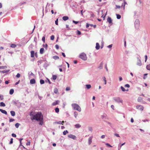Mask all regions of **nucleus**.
Segmentation results:
<instances>
[{
  "label": "nucleus",
  "instance_id": "f257e3e1",
  "mask_svg": "<svg viewBox=\"0 0 150 150\" xmlns=\"http://www.w3.org/2000/svg\"><path fill=\"white\" fill-rule=\"evenodd\" d=\"M30 119L32 120H35L37 121H40L39 124L42 125L43 124V116L41 112H35L31 111L30 113Z\"/></svg>",
  "mask_w": 150,
  "mask_h": 150
},
{
  "label": "nucleus",
  "instance_id": "f03ea898",
  "mask_svg": "<svg viewBox=\"0 0 150 150\" xmlns=\"http://www.w3.org/2000/svg\"><path fill=\"white\" fill-rule=\"evenodd\" d=\"M71 106L74 110H76L79 112H81V109L79 105L76 103L72 104Z\"/></svg>",
  "mask_w": 150,
  "mask_h": 150
},
{
  "label": "nucleus",
  "instance_id": "7ed1b4c3",
  "mask_svg": "<svg viewBox=\"0 0 150 150\" xmlns=\"http://www.w3.org/2000/svg\"><path fill=\"white\" fill-rule=\"evenodd\" d=\"M114 100L116 102L120 103H122V100L119 97H115L113 98Z\"/></svg>",
  "mask_w": 150,
  "mask_h": 150
},
{
  "label": "nucleus",
  "instance_id": "20e7f679",
  "mask_svg": "<svg viewBox=\"0 0 150 150\" xmlns=\"http://www.w3.org/2000/svg\"><path fill=\"white\" fill-rule=\"evenodd\" d=\"M140 22L139 19H137L134 22V27L137 30L139 26Z\"/></svg>",
  "mask_w": 150,
  "mask_h": 150
},
{
  "label": "nucleus",
  "instance_id": "39448f33",
  "mask_svg": "<svg viewBox=\"0 0 150 150\" xmlns=\"http://www.w3.org/2000/svg\"><path fill=\"white\" fill-rule=\"evenodd\" d=\"M79 57L83 60H86L87 57L86 54L84 53H82L80 55Z\"/></svg>",
  "mask_w": 150,
  "mask_h": 150
},
{
  "label": "nucleus",
  "instance_id": "423d86ee",
  "mask_svg": "<svg viewBox=\"0 0 150 150\" xmlns=\"http://www.w3.org/2000/svg\"><path fill=\"white\" fill-rule=\"evenodd\" d=\"M138 62L137 63V65L139 66H141L142 65V63L139 57H137Z\"/></svg>",
  "mask_w": 150,
  "mask_h": 150
},
{
  "label": "nucleus",
  "instance_id": "0eeeda50",
  "mask_svg": "<svg viewBox=\"0 0 150 150\" xmlns=\"http://www.w3.org/2000/svg\"><path fill=\"white\" fill-rule=\"evenodd\" d=\"M68 136L69 138H71L74 140L76 139V136L71 134H69Z\"/></svg>",
  "mask_w": 150,
  "mask_h": 150
},
{
  "label": "nucleus",
  "instance_id": "6e6552de",
  "mask_svg": "<svg viewBox=\"0 0 150 150\" xmlns=\"http://www.w3.org/2000/svg\"><path fill=\"white\" fill-rule=\"evenodd\" d=\"M136 108L137 109L141 110L142 111L144 109V107L141 105H137L136 106Z\"/></svg>",
  "mask_w": 150,
  "mask_h": 150
},
{
  "label": "nucleus",
  "instance_id": "1a4fd4ad",
  "mask_svg": "<svg viewBox=\"0 0 150 150\" xmlns=\"http://www.w3.org/2000/svg\"><path fill=\"white\" fill-rule=\"evenodd\" d=\"M60 101L59 100H57L54 102L52 103V105L53 106L55 105H56L58 104L59 103Z\"/></svg>",
  "mask_w": 150,
  "mask_h": 150
},
{
  "label": "nucleus",
  "instance_id": "9d476101",
  "mask_svg": "<svg viewBox=\"0 0 150 150\" xmlns=\"http://www.w3.org/2000/svg\"><path fill=\"white\" fill-rule=\"evenodd\" d=\"M107 21L110 24L112 23V20L111 18L109 17L107 18Z\"/></svg>",
  "mask_w": 150,
  "mask_h": 150
},
{
  "label": "nucleus",
  "instance_id": "9b49d317",
  "mask_svg": "<svg viewBox=\"0 0 150 150\" xmlns=\"http://www.w3.org/2000/svg\"><path fill=\"white\" fill-rule=\"evenodd\" d=\"M35 83V80L34 79H32L30 80V83L31 84H34Z\"/></svg>",
  "mask_w": 150,
  "mask_h": 150
},
{
  "label": "nucleus",
  "instance_id": "f8f14e48",
  "mask_svg": "<svg viewBox=\"0 0 150 150\" xmlns=\"http://www.w3.org/2000/svg\"><path fill=\"white\" fill-rule=\"evenodd\" d=\"M0 111L2 113L4 114L5 115H7V112L5 110L0 109Z\"/></svg>",
  "mask_w": 150,
  "mask_h": 150
},
{
  "label": "nucleus",
  "instance_id": "ddd939ff",
  "mask_svg": "<svg viewBox=\"0 0 150 150\" xmlns=\"http://www.w3.org/2000/svg\"><path fill=\"white\" fill-rule=\"evenodd\" d=\"M103 62H102L100 63L99 66L98 67V68L100 69H103Z\"/></svg>",
  "mask_w": 150,
  "mask_h": 150
},
{
  "label": "nucleus",
  "instance_id": "4468645a",
  "mask_svg": "<svg viewBox=\"0 0 150 150\" xmlns=\"http://www.w3.org/2000/svg\"><path fill=\"white\" fill-rule=\"evenodd\" d=\"M31 57H33L34 56L35 52L34 51H31L30 52Z\"/></svg>",
  "mask_w": 150,
  "mask_h": 150
},
{
  "label": "nucleus",
  "instance_id": "2eb2a0df",
  "mask_svg": "<svg viewBox=\"0 0 150 150\" xmlns=\"http://www.w3.org/2000/svg\"><path fill=\"white\" fill-rule=\"evenodd\" d=\"M100 46L99 44L98 43H96V50H98L99 49Z\"/></svg>",
  "mask_w": 150,
  "mask_h": 150
},
{
  "label": "nucleus",
  "instance_id": "dca6fc26",
  "mask_svg": "<svg viewBox=\"0 0 150 150\" xmlns=\"http://www.w3.org/2000/svg\"><path fill=\"white\" fill-rule=\"evenodd\" d=\"M44 49L43 48H41L40 49V54H43L44 53Z\"/></svg>",
  "mask_w": 150,
  "mask_h": 150
},
{
  "label": "nucleus",
  "instance_id": "f3484780",
  "mask_svg": "<svg viewBox=\"0 0 150 150\" xmlns=\"http://www.w3.org/2000/svg\"><path fill=\"white\" fill-rule=\"evenodd\" d=\"M10 113H11V115L12 116H15V111H10Z\"/></svg>",
  "mask_w": 150,
  "mask_h": 150
},
{
  "label": "nucleus",
  "instance_id": "a211bd4d",
  "mask_svg": "<svg viewBox=\"0 0 150 150\" xmlns=\"http://www.w3.org/2000/svg\"><path fill=\"white\" fill-rule=\"evenodd\" d=\"M62 19L65 21L69 19V17L67 16H64L62 17Z\"/></svg>",
  "mask_w": 150,
  "mask_h": 150
},
{
  "label": "nucleus",
  "instance_id": "6ab92c4d",
  "mask_svg": "<svg viewBox=\"0 0 150 150\" xmlns=\"http://www.w3.org/2000/svg\"><path fill=\"white\" fill-rule=\"evenodd\" d=\"M92 138L91 137H90L88 139V144L89 145L91 143L92 141Z\"/></svg>",
  "mask_w": 150,
  "mask_h": 150
},
{
  "label": "nucleus",
  "instance_id": "aec40b11",
  "mask_svg": "<svg viewBox=\"0 0 150 150\" xmlns=\"http://www.w3.org/2000/svg\"><path fill=\"white\" fill-rule=\"evenodd\" d=\"M75 126L76 128H79L81 127V125L79 124H77L75 125Z\"/></svg>",
  "mask_w": 150,
  "mask_h": 150
},
{
  "label": "nucleus",
  "instance_id": "412c9836",
  "mask_svg": "<svg viewBox=\"0 0 150 150\" xmlns=\"http://www.w3.org/2000/svg\"><path fill=\"white\" fill-rule=\"evenodd\" d=\"M52 58L55 60H57L59 59V57L57 56H53Z\"/></svg>",
  "mask_w": 150,
  "mask_h": 150
},
{
  "label": "nucleus",
  "instance_id": "4be33fe9",
  "mask_svg": "<svg viewBox=\"0 0 150 150\" xmlns=\"http://www.w3.org/2000/svg\"><path fill=\"white\" fill-rule=\"evenodd\" d=\"M86 88L88 89H89L91 88V86L90 84H86Z\"/></svg>",
  "mask_w": 150,
  "mask_h": 150
},
{
  "label": "nucleus",
  "instance_id": "5701e85b",
  "mask_svg": "<svg viewBox=\"0 0 150 150\" xmlns=\"http://www.w3.org/2000/svg\"><path fill=\"white\" fill-rule=\"evenodd\" d=\"M6 105L3 102H1L0 103V106L1 107H5Z\"/></svg>",
  "mask_w": 150,
  "mask_h": 150
},
{
  "label": "nucleus",
  "instance_id": "b1692460",
  "mask_svg": "<svg viewBox=\"0 0 150 150\" xmlns=\"http://www.w3.org/2000/svg\"><path fill=\"white\" fill-rule=\"evenodd\" d=\"M42 46L45 47L46 50H47L48 45L47 44H43Z\"/></svg>",
  "mask_w": 150,
  "mask_h": 150
},
{
  "label": "nucleus",
  "instance_id": "393cba45",
  "mask_svg": "<svg viewBox=\"0 0 150 150\" xmlns=\"http://www.w3.org/2000/svg\"><path fill=\"white\" fill-rule=\"evenodd\" d=\"M14 92V90L13 89H11L9 93L10 94L12 95L13 93Z\"/></svg>",
  "mask_w": 150,
  "mask_h": 150
},
{
  "label": "nucleus",
  "instance_id": "a878e982",
  "mask_svg": "<svg viewBox=\"0 0 150 150\" xmlns=\"http://www.w3.org/2000/svg\"><path fill=\"white\" fill-rule=\"evenodd\" d=\"M12 48H15L16 47V45L14 44H12L10 46Z\"/></svg>",
  "mask_w": 150,
  "mask_h": 150
},
{
  "label": "nucleus",
  "instance_id": "bb28decb",
  "mask_svg": "<svg viewBox=\"0 0 150 150\" xmlns=\"http://www.w3.org/2000/svg\"><path fill=\"white\" fill-rule=\"evenodd\" d=\"M54 92L55 93H57L58 92V89L56 88H54Z\"/></svg>",
  "mask_w": 150,
  "mask_h": 150
},
{
  "label": "nucleus",
  "instance_id": "cd10ccee",
  "mask_svg": "<svg viewBox=\"0 0 150 150\" xmlns=\"http://www.w3.org/2000/svg\"><path fill=\"white\" fill-rule=\"evenodd\" d=\"M142 97H139V98H138V101L139 102H141L142 100Z\"/></svg>",
  "mask_w": 150,
  "mask_h": 150
},
{
  "label": "nucleus",
  "instance_id": "c85d7f7f",
  "mask_svg": "<svg viewBox=\"0 0 150 150\" xmlns=\"http://www.w3.org/2000/svg\"><path fill=\"white\" fill-rule=\"evenodd\" d=\"M20 124L19 123H17L15 125V126L16 128H18L19 127Z\"/></svg>",
  "mask_w": 150,
  "mask_h": 150
},
{
  "label": "nucleus",
  "instance_id": "c756f323",
  "mask_svg": "<svg viewBox=\"0 0 150 150\" xmlns=\"http://www.w3.org/2000/svg\"><path fill=\"white\" fill-rule=\"evenodd\" d=\"M57 76L56 75H53L52 76V79L54 80H56L57 79Z\"/></svg>",
  "mask_w": 150,
  "mask_h": 150
},
{
  "label": "nucleus",
  "instance_id": "7c9ffc66",
  "mask_svg": "<svg viewBox=\"0 0 150 150\" xmlns=\"http://www.w3.org/2000/svg\"><path fill=\"white\" fill-rule=\"evenodd\" d=\"M116 15L117 16V19H120L121 18V16L120 15L118 14H116Z\"/></svg>",
  "mask_w": 150,
  "mask_h": 150
},
{
  "label": "nucleus",
  "instance_id": "2f4dec72",
  "mask_svg": "<svg viewBox=\"0 0 150 150\" xmlns=\"http://www.w3.org/2000/svg\"><path fill=\"white\" fill-rule=\"evenodd\" d=\"M74 116L75 118H76L78 115V113L76 112H75L74 113Z\"/></svg>",
  "mask_w": 150,
  "mask_h": 150
},
{
  "label": "nucleus",
  "instance_id": "473e14b6",
  "mask_svg": "<svg viewBox=\"0 0 150 150\" xmlns=\"http://www.w3.org/2000/svg\"><path fill=\"white\" fill-rule=\"evenodd\" d=\"M40 83L41 84H43L45 83L44 81L42 79H41L40 80Z\"/></svg>",
  "mask_w": 150,
  "mask_h": 150
},
{
  "label": "nucleus",
  "instance_id": "72a5a7b5",
  "mask_svg": "<svg viewBox=\"0 0 150 150\" xmlns=\"http://www.w3.org/2000/svg\"><path fill=\"white\" fill-rule=\"evenodd\" d=\"M88 129L89 131H91V132H92L93 131V128L92 127H88Z\"/></svg>",
  "mask_w": 150,
  "mask_h": 150
},
{
  "label": "nucleus",
  "instance_id": "f704fd0d",
  "mask_svg": "<svg viewBox=\"0 0 150 150\" xmlns=\"http://www.w3.org/2000/svg\"><path fill=\"white\" fill-rule=\"evenodd\" d=\"M55 111L56 113H58L59 112V109L58 108H55Z\"/></svg>",
  "mask_w": 150,
  "mask_h": 150
},
{
  "label": "nucleus",
  "instance_id": "c9c22d12",
  "mask_svg": "<svg viewBox=\"0 0 150 150\" xmlns=\"http://www.w3.org/2000/svg\"><path fill=\"white\" fill-rule=\"evenodd\" d=\"M103 79L104 80V81L105 84H106V83H107V81L106 79V78H105V76H104L103 77Z\"/></svg>",
  "mask_w": 150,
  "mask_h": 150
},
{
  "label": "nucleus",
  "instance_id": "e433bc0d",
  "mask_svg": "<svg viewBox=\"0 0 150 150\" xmlns=\"http://www.w3.org/2000/svg\"><path fill=\"white\" fill-rule=\"evenodd\" d=\"M146 68L147 70L150 71V64L147 65Z\"/></svg>",
  "mask_w": 150,
  "mask_h": 150
},
{
  "label": "nucleus",
  "instance_id": "4c0bfd02",
  "mask_svg": "<svg viewBox=\"0 0 150 150\" xmlns=\"http://www.w3.org/2000/svg\"><path fill=\"white\" fill-rule=\"evenodd\" d=\"M120 88L124 92L126 91V90L122 86H121Z\"/></svg>",
  "mask_w": 150,
  "mask_h": 150
},
{
  "label": "nucleus",
  "instance_id": "58836bf2",
  "mask_svg": "<svg viewBox=\"0 0 150 150\" xmlns=\"http://www.w3.org/2000/svg\"><path fill=\"white\" fill-rule=\"evenodd\" d=\"M68 133V132L67 130L64 131L63 132V134L64 135H65Z\"/></svg>",
  "mask_w": 150,
  "mask_h": 150
},
{
  "label": "nucleus",
  "instance_id": "ea45409f",
  "mask_svg": "<svg viewBox=\"0 0 150 150\" xmlns=\"http://www.w3.org/2000/svg\"><path fill=\"white\" fill-rule=\"evenodd\" d=\"M0 99L3 100L4 99V96L1 94H0Z\"/></svg>",
  "mask_w": 150,
  "mask_h": 150
},
{
  "label": "nucleus",
  "instance_id": "a19ab883",
  "mask_svg": "<svg viewBox=\"0 0 150 150\" xmlns=\"http://www.w3.org/2000/svg\"><path fill=\"white\" fill-rule=\"evenodd\" d=\"M106 115H104V114L102 115L101 116V118L103 119L104 118H106Z\"/></svg>",
  "mask_w": 150,
  "mask_h": 150
},
{
  "label": "nucleus",
  "instance_id": "79ce46f5",
  "mask_svg": "<svg viewBox=\"0 0 150 150\" xmlns=\"http://www.w3.org/2000/svg\"><path fill=\"white\" fill-rule=\"evenodd\" d=\"M7 68V67L6 66H0V69H4L6 68Z\"/></svg>",
  "mask_w": 150,
  "mask_h": 150
},
{
  "label": "nucleus",
  "instance_id": "37998d69",
  "mask_svg": "<svg viewBox=\"0 0 150 150\" xmlns=\"http://www.w3.org/2000/svg\"><path fill=\"white\" fill-rule=\"evenodd\" d=\"M54 38V36L53 35H52L50 37V39L51 40H53Z\"/></svg>",
  "mask_w": 150,
  "mask_h": 150
},
{
  "label": "nucleus",
  "instance_id": "c03bdc74",
  "mask_svg": "<svg viewBox=\"0 0 150 150\" xmlns=\"http://www.w3.org/2000/svg\"><path fill=\"white\" fill-rule=\"evenodd\" d=\"M42 60H39V61H38L37 62H38V65H39V63L40 64H41L42 63Z\"/></svg>",
  "mask_w": 150,
  "mask_h": 150
},
{
  "label": "nucleus",
  "instance_id": "a18cd8bd",
  "mask_svg": "<svg viewBox=\"0 0 150 150\" xmlns=\"http://www.w3.org/2000/svg\"><path fill=\"white\" fill-rule=\"evenodd\" d=\"M104 121L106 122L110 126L112 127V124L111 123L106 121Z\"/></svg>",
  "mask_w": 150,
  "mask_h": 150
},
{
  "label": "nucleus",
  "instance_id": "49530a36",
  "mask_svg": "<svg viewBox=\"0 0 150 150\" xmlns=\"http://www.w3.org/2000/svg\"><path fill=\"white\" fill-rule=\"evenodd\" d=\"M56 123L57 124H58L63 125V124L62 123V122H61V121L56 122Z\"/></svg>",
  "mask_w": 150,
  "mask_h": 150
},
{
  "label": "nucleus",
  "instance_id": "de8ad7c7",
  "mask_svg": "<svg viewBox=\"0 0 150 150\" xmlns=\"http://www.w3.org/2000/svg\"><path fill=\"white\" fill-rule=\"evenodd\" d=\"M13 139L12 138H11V140H10V141L9 142V144H11L13 143Z\"/></svg>",
  "mask_w": 150,
  "mask_h": 150
},
{
  "label": "nucleus",
  "instance_id": "09e8293b",
  "mask_svg": "<svg viewBox=\"0 0 150 150\" xmlns=\"http://www.w3.org/2000/svg\"><path fill=\"white\" fill-rule=\"evenodd\" d=\"M58 19L57 18L55 21V24L57 25H58Z\"/></svg>",
  "mask_w": 150,
  "mask_h": 150
},
{
  "label": "nucleus",
  "instance_id": "8fccbe9b",
  "mask_svg": "<svg viewBox=\"0 0 150 150\" xmlns=\"http://www.w3.org/2000/svg\"><path fill=\"white\" fill-rule=\"evenodd\" d=\"M45 82H48L50 84H51V82L50 81V80L48 79H47V80H46L45 81Z\"/></svg>",
  "mask_w": 150,
  "mask_h": 150
},
{
  "label": "nucleus",
  "instance_id": "3c124183",
  "mask_svg": "<svg viewBox=\"0 0 150 150\" xmlns=\"http://www.w3.org/2000/svg\"><path fill=\"white\" fill-rule=\"evenodd\" d=\"M15 120L11 118L9 119V122H11L13 121H14Z\"/></svg>",
  "mask_w": 150,
  "mask_h": 150
},
{
  "label": "nucleus",
  "instance_id": "603ef678",
  "mask_svg": "<svg viewBox=\"0 0 150 150\" xmlns=\"http://www.w3.org/2000/svg\"><path fill=\"white\" fill-rule=\"evenodd\" d=\"M45 37L44 36L42 37V40L43 42L44 43L45 42Z\"/></svg>",
  "mask_w": 150,
  "mask_h": 150
},
{
  "label": "nucleus",
  "instance_id": "864d4df0",
  "mask_svg": "<svg viewBox=\"0 0 150 150\" xmlns=\"http://www.w3.org/2000/svg\"><path fill=\"white\" fill-rule=\"evenodd\" d=\"M125 87L127 88H129L130 87V86L129 84H127L125 85Z\"/></svg>",
  "mask_w": 150,
  "mask_h": 150
},
{
  "label": "nucleus",
  "instance_id": "5fc2aeb1",
  "mask_svg": "<svg viewBox=\"0 0 150 150\" xmlns=\"http://www.w3.org/2000/svg\"><path fill=\"white\" fill-rule=\"evenodd\" d=\"M72 21H73V23H75V24H77V23H79L78 21H75L74 20H73Z\"/></svg>",
  "mask_w": 150,
  "mask_h": 150
},
{
  "label": "nucleus",
  "instance_id": "6e6d98bb",
  "mask_svg": "<svg viewBox=\"0 0 150 150\" xmlns=\"http://www.w3.org/2000/svg\"><path fill=\"white\" fill-rule=\"evenodd\" d=\"M20 74L19 73H18L16 75V77L17 78H19L20 76Z\"/></svg>",
  "mask_w": 150,
  "mask_h": 150
},
{
  "label": "nucleus",
  "instance_id": "4d7b16f0",
  "mask_svg": "<svg viewBox=\"0 0 150 150\" xmlns=\"http://www.w3.org/2000/svg\"><path fill=\"white\" fill-rule=\"evenodd\" d=\"M77 34L78 35H80L81 34V33L80 31L78 30L77 32Z\"/></svg>",
  "mask_w": 150,
  "mask_h": 150
},
{
  "label": "nucleus",
  "instance_id": "13d9d810",
  "mask_svg": "<svg viewBox=\"0 0 150 150\" xmlns=\"http://www.w3.org/2000/svg\"><path fill=\"white\" fill-rule=\"evenodd\" d=\"M11 135H12V137H15L16 136V135L15 134H14V133L12 134Z\"/></svg>",
  "mask_w": 150,
  "mask_h": 150
},
{
  "label": "nucleus",
  "instance_id": "bf43d9fd",
  "mask_svg": "<svg viewBox=\"0 0 150 150\" xmlns=\"http://www.w3.org/2000/svg\"><path fill=\"white\" fill-rule=\"evenodd\" d=\"M8 71H6V70H4V71H1V72L3 73H7L8 72Z\"/></svg>",
  "mask_w": 150,
  "mask_h": 150
},
{
  "label": "nucleus",
  "instance_id": "052dcab7",
  "mask_svg": "<svg viewBox=\"0 0 150 150\" xmlns=\"http://www.w3.org/2000/svg\"><path fill=\"white\" fill-rule=\"evenodd\" d=\"M145 62H146V60L147 59V56L146 55L145 56Z\"/></svg>",
  "mask_w": 150,
  "mask_h": 150
},
{
  "label": "nucleus",
  "instance_id": "680f3d73",
  "mask_svg": "<svg viewBox=\"0 0 150 150\" xmlns=\"http://www.w3.org/2000/svg\"><path fill=\"white\" fill-rule=\"evenodd\" d=\"M90 24H89L88 23H86V28H88L89 27V26H90Z\"/></svg>",
  "mask_w": 150,
  "mask_h": 150
},
{
  "label": "nucleus",
  "instance_id": "e2e57ef3",
  "mask_svg": "<svg viewBox=\"0 0 150 150\" xmlns=\"http://www.w3.org/2000/svg\"><path fill=\"white\" fill-rule=\"evenodd\" d=\"M70 90V88L69 87H67L66 88V91H69Z\"/></svg>",
  "mask_w": 150,
  "mask_h": 150
},
{
  "label": "nucleus",
  "instance_id": "0e129e2a",
  "mask_svg": "<svg viewBox=\"0 0 150 150\" xmlns=\"http://www.w3.org/2000/svg\"><path fill=\"white\" fill-rule=\"evenodd\" d=\"M112 44L110 45L107 46V47L109 48H111L112 47Z\"/></svg>",
  "mask_w": 150,
  "mask_h": 150
},
{
  "label": "nucleus",
  "instance_id": "69168bd1",
  "mask_svg": "<svg viewBox=\"0 0 150 150\" xmlns=\"http://www.w3.org/2000/svg\"><path fill=\"white\" fill-rule=\"evenodd\" d=\"M105 145L108 146H110V147H112V146L111 145H110V144L108 143H107L105 144Z\"/></svg>",
  "mask_w": 150,
  "mask_h": 150
},
{
  "label": "nucleus",
  "instance_id": "338daca9",
  "mask_svg": "<svg viewBox=\"0 0 150 150\" xmlns=\"http://www.w3.org/2000/svg\"><path fill=\"white\" fill-rule=\"evenodd\" d=\"M115 6L116 7V9L117 8H120L121 7V6H118V5H116Z\"/></svg>",
  "mask_w": 150,
  "mask_h": 150
},
{
  "label": "nucleus",
  "instance_id": "774afa93",
  "mask_svg": "<svg viewBox=\"0 0 150 150\" xmlns=\"http://www.w3.org/2000/svg\"><path fill=\"white\" fill-rule=\"evenodd\" d=\"M55 47L57 49H58L59 48V46L58 45H55Z\"/></svg>",
  "mask_w": 150,
  "mask_h": 150
}]
</instances>
